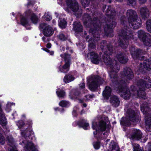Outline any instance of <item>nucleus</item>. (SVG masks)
Wrapping results in <instances>:
<instances>
[{
  "label": "nucleus",
  "mask_w": 151,
  "mask_h": 151,
  "mask_svg": "<svg viewBox=\"0 0 151 151\" xmlns=\"http://www.w3.org/2000/svg\"><path fill=\"white\" fill-rule=\"evenodd\" d=\"M110 102L113 106L115 107H117L120 103L119 98L114 95L111 96Z\"/></svg>",
  "instance_id": "20"
},
{
  "label": "nucleus",
  "mask_w": 151,
  "mask_h": 151,
  "mask_svg": "<svg viewBox=\"0 0 151 151\" xmlns=\"http://www.w3.org/2000/svg\"><path fill=\"white\" fill-rule=\"evenodd\" d=\"M115 58L122 63H126L128 61L127 57L124 52H119L115 56Z\"/></svg>",
  "instance_id": "12"
},
{
  "label": "nucleus",
  "mask_w": 151,
  "mask_h": 151,
  "mask_svg": "<svg viewBox=\"0 0 151 151\" xmlns=\"http://www.w3.org/2000/svg\"><path fill=\"white\" fill-rule=\"evenodd\" d=\"M70 63H65V64L62 66L59 67L60 71L62 73H66L68 72L69 70Z\"/></svg>",
  "instance_id": "28"
},
{
  "label": "nucleus",
  "mask_w": 151,
  "mask_h": 151,
  "mask_svg": "<svg viewBox=\"0 0 151 151\" xmlns=\"http://www.w3.org/2000/svg\"><path fill=\"white\" fill-rule=\"evenodd\" d=\"M137 33L138 37L141 41L146 39V38L150 35L149 34L146 33L144 30H141L138 31Z\"/></svg>",
  "instance_id": "23"
},
{
  "label": "nucleus",
  "mask_w": 151,
  "mask_h": 151,
  "mask_svg": "<svg viewBox=\"0 0 151 151\" xmlns=\"http://www.w3.org/2000/svg\"><path fill=\"white\" fill-rule=\"evenodd\" d=\"M82 20L83 24L86 26L93 25L94 28L91 29L90 32H92L95 40H99V34L101 32V23L100 21L94 17L92 20V18L87 14H85L83 15Z\"/></svg>",
  "instance_id": "3"
},
{
  "label": "nucleus",
  "mask_w": 151,
  "mask_h": 151,
  "mask_svg": "<svg viewBox=\"0 0 151 151\" xmlns=\"http://www.w3.org/2000/svg\"><path fill=\"white\" fill-rule=\"evenodd\" d=\"M108 148V151H119V149L117 144L112 141L109 144Z\"/></svg>",
  "instance_id": "24"
},
{
  "label": "nucleus",
  "mask_w": 151,
  "mask_h": 151,
  "mask_svg": "<svg viewBox=\"0 0 151 151\" xmlns=\"http://www.w3.org/2000/svg\"><path fill=\"white\" fill-rule=\"evenodd\" d=\"M126 15L128 17V22L138 18L136 12L132 9L128 10L127 11Z\"/></svg>",
  "instance_id": "19"
},
{
  "label": "nucleus",
  "mask_w": 151,
  "mask_h": 151,
  "mask_svg": "<svg viewBox=\"0 0 151 151\" xmlns=\"http://www.w3.org/2000/svg\"><path fill=\"white\" fill-rule=\"evenodd\" d=\"M28 23L27 19L24 17H23L21 19V23L23 25H24Z\"/></svg>",
  "instance_id": "46"
},
{
  "label": "nucleus",
  "mask_w": 151,
  "mask_h": 151,
  "mask_svg": "<svg viewBox=\"0 0 151 151\" xmlns=\"http://www.w3.org/2000/svg\"><path fill=\"white\" fill-rule=\"evenodd\" d=\"M1 112H2V109L1 108V106H0V115L2 114H1Z\"/></svg>",
  "instance_id": "63"
},
{
  "label": "nucleus",
  "mask_w": 151,
  "mask_h": 151,
  "mask_svg": "<svg viewBox=\"0 0 151 151\" xmlns=\"http://www.w3.org/2000/svg\"><path fill=\"white\" fill-rule=\"evenodd\" d=\"M67 25V22L64 19H60L59 23V26L62 28H65Z\"/></svg>",
  "instance_id": "38"
},
{
  "label": "nucleus",
  "mask_w": 151,
  "mask_h": 151,
  "mask_svg": "<svg viewBox=\"0 0 151 151\" xmlns=\"http://www.w3.org/2000/svg\"><path fill=\"white\" fill-rule=\"evenodd\" d=\"M98 128L101 131L105 130L106 129V123L103 121H100Z\"/></svg>",
  "instance_id": "34"
},
{
  "label": "nucleus",
  "mask_w": 151,
  "mask_h": 151,
  "mask_svg": "<svg viewBox=\"0 0 151 151\" xmlns=\"http://www.w3.org/2000/svg\"><path fill=\"white\" fill-rule=\"evenodd\" d=\"M48 48H50L51 47V45L49 43H48Z\"/></svg>",
  "instance_id": "60"
},
{
  "label": "nucleus",
  "mask_w": 151,
  "mask_h": 151,
  "mask_svg": "<svg viewBox=\"0 0 151 151\" xmlns=\"http://www.w3.org/2000/svg\"><path fill=\"white\" fill-rule=\"evenodd\" d=\"M111 89L108 86L106 87L105 90L103 92V95L104 97L108 99L111 95Z\"/></svg>",
  "instance_id": "27"
},
{
  "label": "nucleus",
  "mask_w": 151,
  "mask_h": 151,
  "mask_svg": "<svg viewBox=\"0 0 151 151\" xmlns=\"http://www.w3.org/2000/svg\"><path fill=\"white\" fill-rule=\"evenodd\" d=\"M80 87L81 88H84L85 86V84L84 83H82L79 84Z\"/></svg>",
  "instance_id": "54"
},
{
  "label": "nucleus",
  "mask_w": 151,
  "mask_h": 151,
  "mask_svg": "<svg viewBox=\"0 0 151 151\" xmlns=\"http://www.w3.org/2000/svg\"><path fill=\"white\" fill-rule=\"evenodd\" d=\"M93 145L95 148L96 149H99L100 147V143L99 142H94Z\"/></svg>",
  "instance_id": "51"
},
{
  "label": "nucleus",
  "mask_w": 151,
  "mask_h": 151,
  "mask_svg": "<svg viewBox=\"0 0 151 151\" xmlns=\"http://www.w3.org/2000/svg\"><path fill=\"white\" fill-rule=\"evenodd\" d=\"M127 23L126 21H121L123 27L119 34V38L118 41L119 45L124 48H125L127 47L129 40L133 39L134 38V33L128 27L125 25Z\"/></svg>",
  "instance_id": "4"
},
{
  "label": "nucleus",
  "mask_w": 151,
  "mask_h": 151,
  "mask_svg": "<svg viewBox=\"0 0 151 151\" xmlns=\"http://www.w3.org/2000/svg\"><path fill=\"white\" fill-rule=\"evenodd\" d=\"M5 139L2 134L0 133V144L3 145L5 142Z\"/></svg>",
  "instance_id": "45"
},
{
  "label": "nucleus",
  "mask_w": 151,
  "mask_h": 151,
  "mask_svg": "<svg viewBox=\"0 0 151 151\" xmlns=\"http://www.w3.org/2000/svg\"><path fill=\"white\" fill-rule=\"evenodd\" d=\"M52 19V18L50 15H48V21H50Z\"/></svg>",
  "instance_id": "58"
},
{
  "label": "nucleus",
  "mask_w": 151,
  "mask_h": 151,
  "mask_svg": "<svg viewBox=\"0 0 151 151\" xmlns=\"http://www.w3.org/2000/svg\"><path fill=\"white\" fill-rule=\"evenodd\" d=\"M73 27L74 30L76 32H81L83 30V27L80 22H75L73 24Z\"/></svg>",
  "instance_id": "26"
},
{
  "label": "nucleus",
  "mask_w": 151,
  "mask_h": 151,
  "mask_svg": "<svg viewBox=\"0 0 151 151\" xmlns=\"http://www.w3.org/2000/svg\"><path fill=\"white\" fill-rule=\"evenodd\" d=\"M6 139L8 141V144L10 147H9L8 151H18L14 145V139L11 135H8Z\"/></svg>",
  "instance_id": "14"
},
{
  "label": "nucleus",
  "mask_w": 151,
  "mask_h": 151,
  "mask_svg": "<svg viewBox=\"0 0 151 151\" xmlns=\"http://www.w3.org/2000/svg\"><path fill=\"white\" fill-rule=\"evenodd\" d=\"M85 97L86 98V100L88 101L90 100L95 97V96L93 94L88 95H86Z\"/></svg>",
  "instance_id": "50"
},
{
  "label": "nucleus",
  "mask_w": 151,
  "mask_h": 151,
  "mask_svg": "<svg viewBox=\"0 0 151 151\" xmlns=\"http://www.w3.org/2000/svg\"><path fill=\"white\" fill-rule=\"evenodd\" d=\"M81 125L83 128L85 129H87V127L89 126L88 123H82Z\"/></svg>",
  "instance_id": "52"
},
{
  "label": "nucleus",
  "mask_w": 151,
  "mask_h": 151,
  "mask_svg": "<svg viewBox=\"0 0 151 151\" xmlns=\"http://www.w3.org/2000/svg\"><path fill=\"white\" fill-rule=\"evenodd\" d=\"M80 92L78 90H75L74 91V95L76 96H79Z\"/></svg>",
  "instance_id": "53"
},
{
  "label": "nucleus",
  "mask_w": 151,
  "mask_h": 151,
  "mask_svg": "<svg viewBox=\"0 0 151 151\" xmlns=\"http://www.w3.org/2000/svg\"><path fill=\"white\" fill-rule=\"evenodd\" d=\"M58 37L61 40L64 41L67 39V37L65 36L63 34H61L58 35Z\"/></svg>",
  "instance_id": "48"
},
{
  "label": "nucleus",
  "mask_w": 151,
  "mask_h": 151,
  "mask_svg": "<svg viewBox=\"0 0 151 151\" xmlns=\"http://www.w3.org/2000/svg\"><path fill=\"white\" fill-rule=\"evenodd\" d=\"M151 69V61L149 59L145 60L143 63H140L139 70L144 71L145 70H149Z\"/></svg>",
  "instance_id": "10"
},
{
  "label": "nucleus",
  "mask_w": 151,
  "mask_h": 151,
  "mask_svg": "<svg viewBox=\"0 0 151 151\" xmlns=\"http://www.w3.org/2000/svg\"><path fill=\"white\" fill-rule=\"evenodd\" d=\"M116 24L115 22L112 21L111 25L106 24L104 28V30L106 34L109 37L113 36L112 28L115 27Z\"/></svg>",
  "instance_id": "11"
},
{
  "label": "nucleus",
  "mask_w": 151,
  "mask_h": 151,
  "mask_svg": "<svg viewBox=\"0 0 151 151\" xmlns=\"http://www.w3.org/2000/svg\"><path fill=\"white\" fill-rule=\"evenodd\" d=\"M145 126L147 129H151V116L150 115L145 116Z\"/></svg>",
  "instance_id": "25"
},
{
  "label": "nucleus",
  "mask_w": 151,
  "mask_h": 151,
  "mask_svg": "<svg viewBox=\"0 0 151 151\" xmlns=\"http://www.w3.org/2000/svg\"><path fill=\"white\" fill-rule=\"evenodd\" d=\"M105 13L107 16L110 17L111 18H112V17L114 16L116 13L115 11L113 9H112L111 6H108V9L106 10Z\"/></svg>",
  "instance_id": "29"
},
{
  "label": "nucleus",
  "mask_w": 151,
  "mask_h": 151,
  "mask_svg": "<svg viewBox=\"0 0 151 151\" xmlns=\"http://www.w3.org/2000/svg\"><path fill=\"white\" fill-rule=\"evenodd\" d=\"M140 2L144 3L146 1V0H139ZM128 4L131 6L134 5L136 4V0H128Z\"/></svg>",
  "instance_id": "39"
},
{
  "label": "nucleus",
  "mask_w": 151,
  "mask_h": 151,
  "mask_svg": "<svg viewBox=\"0 0 151 151\" xmlns=\"http://www.w3.org/2000/svg\"><path fill=\"white\" fill-rule=\"evenodd\" d=\"M22 143L26 145L24 151H36V149L35 147L34 144L30 142H29L27 139L22 142Z\"/></svg>",
  "instance_id": "15"
},
{
  "label": "nucleus",
  "mask_w": 151,
  "mask_h": 151,
  "mask_svg": "<svg viewBox=\"0 0 151 151\" xmlns=\"http://www.w3.org/2000/svg\"><path fill=\"white\" fill-rule=\"evenodd\" d=\"M74 79V77L72 75L68 74L64 77L63 81L65 83H68L73 81Z\"/></svg>",
  "instance_id": "32"
},
{
  "label": "nucleus",
  "mask_w": 151,
  "mask_h": 151,
  "mask_svg": "<svg viewBox=\"0 0 151 151\" xmlns=\"http://www.w3.org/2000/svg\"><path fill=\"white\" fill-rule=\"evenodd\" d=\"M142 134L141 131L139 129H135L132 131L131 138L133 140H139L142 138Z\"/></svg>",
  "instance_id": "16"
},
{
  "label": "nucleus",
  "mask_w": 151,
  "mask_h": 151,
  "mask_svg": "<svg viewBox=\"0 0 151 151\" xmlns=\"http://www.w3.org/2000/svg\"><path fill=\"white\" fill-rule=\"evenodd\" d=\"M106 5H104L103 6V11H104V10H105V9L106 8Z\"/></svg>",
  "instance_id": "61"
},
{
  "label": "nucleus",
  "mask_w": 151,
  "mask_h": 151,
  "mask_svg": "<svg viewBox=\"0 0 151 151\" xmlns=\"http://www.w3.org/2000/svg\"><path fill=\"white\" fill-rule=\"evenodd\" d=\"M122 75L127 81L131 80L134 77L133 73L132 70L130 68L127 67L124 68Z\"/></svg>",
  "instance_id": "9"
},
{
  "label": "nucleus",
  "mask_w": 151,
  "mask_h": 151,
  "mask_svg": "<svg viewBox=\"0 0 151 151\" xmlns=\"http://www.w3.org/2000/svg\"><path fill=\"white\" fill-rule=\"evenodd\" d=\"M78 100L79 103H82L83 102V100L79 99H78Z\"/></svg>",
  "instance_id": "59"
},
{
  "label": "nucleus",
  "mask_w": 151,
  "mask_h": 151,
  "mask_svg": "<svg viewBox=\"0 0 151 151\" xmlns=\"http://www.w3.org/2000/svg\"><path fill=\"white\" fill-rule=\"evenodd\" d=\"M39 28L42 31L44 35L47 36V25L46 23H43L40 24Z\"/></svg>",
  "instance_id": "30"
},
{
  "label": "nucleus",
  "mask_w": 151,
  "mask_h": 151,
  "mask_svg": "<svg viewBox=\"0 0 151 151\" xmlns=\"http://www.w3.org/2000/svg\"><path fill=\"white\" fill-rule=\"evenodd\" d=\"M24 123L23 121L22 120L19 121L17 123V125L18 126L19 128H20L22 127L24 125Z\"/></svg>",
  "instance_id": "49"
},
{
  "label": "nucleus",
  "mask_w": 151,
  "mask_h": 151,
  "mask_svg": "<svg viewBox=\"0 0 151 151\" xmlns=\"http://www.w3.org/2000/svg\"><path fill=\"white\" fill-rule=\"evenodd\" d=\"M100 44V47L104 53L103 55V61L106 64L110 67L111 71L109 75L111 76L112 81H113L114 76H116V75L113 72L119 70L120 68L117 62L115 60L111 59L109 56L113 53V47L110 44L106 45V41L105 40L102 41Z\"/></svg>",
  "instance_id": "2"
},
{
  "label": "nucleus",
  "mask_w": 151,
  "mask_h": 151,
  "mask_svg": "<svg viewBox=\"0 0 151 151\" xmlns=\"http://www.w3.org/2000/svg\"><path fill=\"white\" fill-rule=\"evenodd\" d=\"M69 104V102L68 101L65 100H62L60 102L59 105L60 106L63 107H65L68 106Z\"/></svg>",
  "instance_id": "41"
},
{
  "label": "nucleus",
  "mask_w": 151,
  "mask_h": 151,
  "mask_svg": "<svg viewBox=\"0 0 151 151\" xmlns=\"http://www.w3.org/2000/svg\"><path fill=\"white\" fill-rule=\"evenodd\" d=\"M54 32V29L51 26H48V37L51 36Z\"/></svg>",
  "instance_id": "44"
},
{
  "label": "nucleus",
  "mask_w": 151,
  "mask_h": 151,
  "mask_svg": "<svg viewBox=\"0 0 151 151\" xmlns=\"http://www.w3.org/2000/svg\"><path fill=\"white\" fill-rule=\"evenodd\" d=\"M81 2L84 8L88 6L90 3L89 0H81Z\"/></svg>",
  "instance_id": "42"
},
{
  "label": "nucleus",
  "mask_w": 151,
  "mask_h": 151,
  "mask_svg": "<svg viewBox=\"0 0 151 151\" xmlns=\"http://www.w3.org/2000/svg\"><path fill=\"white\" fill-rule=\"evenodd\" d=\"M83 106L84 107H86L87 106V105L85 103H84L83 104Z\"/></svg>",
  "instance_id": "64"
},
{
  "label": "nucleus",
  "mask_w": 151,
  "mask_h": 151,
  "mask_svg": "<svg viewBox=\"0 0 151 151\" xmlns=\"http://www.w3.org/2000/svg\"><path fill=\"white\" fill-rule=\"evenodd\" d=\"M119 70L114 71L113 73H115L116 76H114V80L112 81L110 75L111 81L114 84V89L119 92H121L122 97L125 99H129L131 94L132 95L137 96L138 97L145 99H147L144 91L145 88H149L151 87V80L149 77L144 78L143 79H140L137 83V85L139 87V90L137 91L135 86H132L130 88V91L128 89V87L125 86L126 83L123 80H118L117 73Z\"/></svg>",
  "instance_id": "1"
},
{
  "label": "nucleus",
  "mask_w": 151,
  "mask_h": 151,
  "mask_svg": "<svg viewBox=\"0 0 151 151\" xmlns=\"http://www.w3.org/2000/svg\"><path fill=\"white\" fill-rule=\"evenodd\" d=\"M11 105V103H8L6 105L7 108L9 109L10 108Z\"/></svg>",
  "instance_id": "55"
},
{
  "label": "nucleus",
  "mask_w": 151,
  "mask_h": 151,
  "mask_svg": "<svg viewBox=\"0 0 151 151\" xmlns=\"http://www.w3.org/2000/svg\"><path fill=\"white\" fill-rule=\"evenodd\" d=\"M129 50L131 55L134 59L141 60L144 59V56L143 55L145 54V51L139 49H136L133 46L130 47Z\"/></svg>",
  "instance_id": "8"
},
{
  "label": "nucleus",
  "mask_w": 151,
  "mask_h": 151,
  "mask_svg": "<svg viewBox=\"0 0 151 151\" xmlns=\"http://www.w3.org/2000/svg\"><path fill=\"white\" fill-rule=\"evenodd\" d=\"M56 93L58 97L60 98H64L65 96V92L63 90L58 89L56 91Z\"/></svg>",
  "instance_id": "37"
},
{
  "label": "nucleus",
  "mask_w": 151,
  "mask_h": 151,
  "mask_svg": "<svg viewBox=\"0 0 151 151\" xmlns=\"http://www.w3.org/2000/svg\"><path fill=\"white\" fill-rule=\"evenodd\" d=\"M67 6L71 9L75 13V14L78 18L81 16L82 10L79 8L78 2L76 0H66Z\"/></svg>",
  "instance_id": "7"
},
{
  "label": "nucleus",
  "mask_w": 151,
  "mask_h": 151,
  "mask_svg": "<svg viewBox=\"0 0 151 151\" xmlns=\"http://www.w3.org/2000/svg\"><path fill=\"white\" fill-rule=\"evenodd\" d=\"M127 118L123 117L121 122V124L124 126L130 125V121L136 124L139 119V116L138 112L135 111L131 109H129L127 111Z\"/></svg>",
  "instance_id": "5"
},
{
  "label": "nucleus",
  "mask_w": 151,
  "mask_h": 151,
  "mask_svg": "<svg viewBox=\"0 0 151 151\" xmlns=\"http://www.w3.org/2000/svg\"><path fill=\"white\" fill-rule=\"evenodd\" d=\"M76 111L75 110H73V115H74L75 116L76 115Z\"/></svg>",
  "instance_id": "62"
},
{
  "label": "nucleus",
  "mask_w": 151,
  "mask_h": 151,
  "mask_svg": "<svg viewBox=\"0 0 151 151\" xmlns=\"http://www.w3.org/2000/svg\"><path fill=\"white\" fill-rule=\"evenodd\" d=\"M89 37H90L89 36H86V40L88 42H89V40L90 39H89L88 40V39L89 38Z\"/></svg>",
  "instance_id": "57"
},
{
  "label": "nucleus",
  "mask_w": 151,
  "mask_h": 151,
  "mask_svg": "<svg viewBox=\"0 0 151 151\" xmlns=\"http://www.w3.org/2000/svg\"><path fill=\"white\" fill-rule=\"evenodd\" d=\"M96 48V45L94 42H92L89 43L88 45V49L89 50H92L95 49Z\"/></svg>",
  "instance_id": "47"
},
{
  "label": "nucleus",
  "mask_w": 151,
  "mask_h": 151,
  "mask_svg": "<svg viewBox=\"0 0 151 151\" xmlns=\"http://www.w3.org/2000/svg\"><path fill=\"white\" fill-rule=\"evenodd\" d=\"M60 56L64 58L65 63H70L71 61L70 55L65 53L63 54H61Z\"/></svg>",
  "instance_id": "33"
},
{
  "label": "nucleus",
  "mask_w": 151,
  "mask_h": 151,
  "mask_svg": "<svg viewBox=\"0 0 151 151\" xmlns=\"http://www.w3.org/2000/svg\"><path fill=\"white\" fill-rule=\"evenodd\" d=\"M134 151H143V149L139 147V145L135 143L132 144Z\"/></svg>",
  "instance_id": "40"
},
{
  "label": "nucleus",
  "mask_w": 151,
  "mask_h": 151,
  "mask_svg": "<svg viewBox=\"0 0 151 151\" xmlns=\"http://www.w3.org/2000/svg\"><path fill=\"white\" fill-rule=\"evenodd\" d=\"M0 123L2 126H5L7 123L6 117L2 114L0 115Z\"/></svg>",
  "instance_id": "36"
},
{
  "label": "nucleus",
  "mask_w": 151,
  "mask_h": 151,
  "mask_svg": "<svg viewBox=\"0 0 151 151\" xmlns=\"http://www.w3.org/2000/svg\"><path fill=\"white\" fill-rule=\"evenodd\" d=\"M146 27L148 31L151 33V20H148L146 22Z\"/></svg>",
  "instance_id": "43"
},
{
  "label": "nucleus",
  "mask_w": 151,
  "mask_h": 151,
  "mask_svg": "<svg viewBox=\"0 0 151 151\" xmlns=\"http://www.w3.org/2000/svg\"><path fill=\"white\" fill-rule=\"evenodd\" d=\"M140 13L142 17L145 19L149 17L150 13L148 9L146 7H142L140 9Z\"/></svg>",
  "instance_id": "21"
},
{
  "label": "nucleus",
  "mask_w": 151,
  "mask_h": 151,
  "mask_svg": "<svg viewBox=\"0 0 151 151\" xmlns=\"http://www.w3.org/2000/svg\"><path fill=\"white\" fill-rule=\"evenodd\" d=\"M104 80L98 76H93L89 78V88L92 91H96L100 84H102Z\"/></svg>",
  "instance_id": "6"
},
{
  "label": "nucleus",
  "mask_w": 151,
  "mask_h": 151,
  "mask_svg": "<svg viewBox=\"0 0 151 151\" xmlns=\"http://www.w3.org/2000/svg\"><path fill=\"white\" fill-rule=\"evenodd\" d=\"M48 52H49L50 55H53L54 54V52L53 51H50L49 50H48Z\"/></svg>",
  "instance_id": "56"
},
{
  "label": "nucleus",
  "mask_w": 151,
  "mask_h": 151,
  "mask_svg": "<svg viewBox=\"0 0 151 151\" xmlns=\"http://www.w3.org/2000/svg\"><path fill=\"white\" fill-rule=\"evenodd\" d=\"M90 56L91 61L92 63L95 64H98L100 61L101 59L99 57L98 55L93 52L89 53L87 56Z\"/></svg>",
  "instance_id": "18"
},
{
  "label": "nucleus",
  "mask_w": 151,
  "mask_h": 151,
  "mask_svg": "<svg viewBox=\"0 0 151 151\" xmlns=\"http://www.w3.org/2000/svg\"><path fill=\"white\" fill-rule=\"evenodd\" d=\"M144 45L146 46H151V36L150 35L142 41Z\"/></svg>",
  "instance_id": "35"
},
{
  "label": "nucleus",
  "mask_w": 151,
  "mask_h": 151,
  "mask_svg": "<svg viewBox=\"0 0 151 151\" xmlns=\"http://www.w3.org/2000/svg\"><path fill=\"white\" fill-rule=\"evenodd\" d=\"M130 27L134 29H137L140 27L141 25V19L136 18L128 22Z\"/></svg>",
  "instance_id": "13"
},
{
  "label": "nucleus",
  "mask_w": 151,
  "mask_h": 151,
  "mask_svg": "<svg viewBox=\"0 0 151 151\" xmlns=\"http://www.w3.org/2000/svg\"><path fill=\"white\" fill-rule=\"evenodd\" d=\"M22 136L26 139L27 137H29V136H31L33 134V132L32 130L30 129L29 130H24L21 132Z\"/></svg>",
  "instance_id": "31"
},
{
  "label": "nucleus",
  "mask_w": 151,
  "mask_h": 151,
  "mask_svg": "<svg viewBox=\"0 0 151 151\" xmlns=\"http://www.w3.org/2000/svg\"><path fill=\"white\" fill-rule=\"evenodd\" d=\"M26 12L27 16L30 17V19L33 23L36 24L39 21L38 17L31 10H28Z\"/></svg>",
  "instance_id": "17"
},
{
  "label": "nucleus",
  "mask_w": 151,
  "mask_h": 151,
  "mask_svg": "<svg viewBox=\"0 0 151 151\" xmlns=\"http://www.w3.org/2000/svg\"><path fill=\"white\" fill-rule=\"evenodd\" d=\"M141 110L143 112V114L145 115V116L146 115H150V112L151 110L150 107L148 106V104H143L141 105Z\"/></svg>",
  "instance_id": "22"
}]
</instances>
